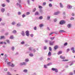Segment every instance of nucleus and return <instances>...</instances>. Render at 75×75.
Returning <instances> with one entry per match:
<instances>
[{"label": "nucleus", "instance_id": "nucleus-60", "mask_svg": "<svg viewBox=\"0 0 75 75\" xmlns=\"http://www.w3.org/2000/svg\"><path fill=\"white\" fill-rule=\"evenodd\" d=\"M10 66L11 67H14V65H13V64H12Z\"/></svg>", "mask_w": 75, "mask_h": 75}, {"label": "nucleus", "instance_id": "nucleus-23", "mask_svg": "<svg viewBox=\"0 0 75 75\" xmlns=\"http://www.w3.org/2000/svg\"><path fill=\"white\" fill-rule=\"evenodd\" d=\"M65 31L63 30H61L59 31V33H65Z\"/></svg>", "mask_w": 75, "mask_h": 75}, {"label": "nucleus", "instance_id": "nucleus-49", "mask_svg": "<svg viewBox=\"0 0 75 75\" xmlns=\"http://www.w3.org/2000/svg\"><path fill=\"white\" fill-rule=\"evenodd\" d=\"M11 63H10V62H8L7 63V65H8V66H11L10 65V64Z\"/></svg>", "mask_w": 75, "mask_h": 75}, {"label": "nucleus", "instance_id": "nucleus-61", "mask_svg": "<svg viewBox=\"0 0 75 75\" xmlns=\"http://www.w3.org/2000/svg\"><path fill=\"white\" fill-rule=\"evenodd\" d=\"M74 18L73 17H71V18H70V20H74Z\"/></svg>", "mask_w": 75, "mask_h": 75}, {"label": "nucleus", "instance_id": "nucleus-17", "mask_svg": "<svg viewBox=\"0 0 75 75\" xmlns=\"http://www.w3.org/2000/svg\"><path fill=\"white\" fill-rule=\"evenodd\" d=\"M29 55L30 57H34V54L32 53H30L29 54Z\"/></svg>", "mask_w": 75, "mask_h": 75}, {"label": "nucleus", "instance_id": "nucleus-7", "mask_svg": "<svg viewBox=\"0 0 75 75\" xmlns=\"http://www.w3.org/2000/svg\"><path fill=\"white\" fill-rule=\"evenodd\" d=\"M21 34L23 36V37H24L25 36V33H24V31H23L21 33Z\"/></svg>", "mask_w": 75, "mask_h": 75}, {"label": "nucleus", "instance_id": "nucleus-19", "mask_svg": "<svg viewBox=\"0 0 75 75\" xmlns=\"http://www.w3.org/2000/svg\"><path fill=\"white\" fill-rule=\"evenodd\" d=\"M52 65V63H48L47 64V66H50V65Z\"/></svg>", "mask_w": 75, "mask_h": 75}, {"label": "nucleus", "instance_id": "nucleus-47", "mask_svg": "<svg viewBox=\"0 0 75 75\" xmlns=\"http://www.w3.org/2000/svg\"><path fill=\"white\" fill-rule=\"evenodd\" d=\"M40 60H42V59H44V57H41L40 58Z\"/></svg>", "mask_w": 75, "mask_h": 75}, {"label": "nucleus", "instance_id": "nucleus-8", "mask_svg": "<svg viewBox=\"0 0 75 75\" xmlns=\"http://www.w3.org/2000/svg\"><path fill=\"white\" fill-rule=\"evenodd\" d=\"M16 5L17 6H18V7H19L20 8H21L22 7V6H21V4L20 3H16Z\"/></svg>", "mask_w": 75, "mask_h": 75}, {"label": "nucleus", "instance_id": "nucleus-13", "mask_svg": "<svg viewBox=\"0 0 75 75\" xmlns=\"http://www.w3.org/2000/svg\"><path fill=\"white\" fill-rule=\"evenodd\" d=\"M1 11L2 13H4L5 11V8H2L1 9Z\"/></svg>", "mask_w": 75, "mask_h": 75}, {"label": "nucleus", "instance_id": "nucleus-38", "mask_svg": "<svg viewBox=\"0 0 75 75\" xmlns=\"http://www.w3.org/2000/svg\"><path fill=\"white\" fill-rule=\"evenodd\" d=\"M43 17H42V16H40L39 17V19L40 20H42V19L43 18Z\"/></svg>", "mask_w": 75, "mask_h": 75}, {"label": "nucleus", "instance_id": "nucleus-46", "mask_svg": "<svg viewBox=\"0 0 75 75\" xmlns=\"http://www.w3.org/2000/svg\"><path fill=\"white\" fill-rule=\"evenodd\" d=\"M49 50L50 51H52V48H51V47H49Z\"/></svg>", "mask_w": 75, "mask_h": 75}, {"label": "nucleus", "instance_id": "nucleus-62", "mask_svg": "<svg viewBox=\"0 0 75 75\" xmlns=\"http://www.w3.org/2000/svg\"><path fill=\"white\" fill-rule=\"evenodd\" d=\"M30 36L31 37H34V35L33 34H31L30 35Z\"/></svg>", "mask_w": 75, "mask_h": 75}, {"label": "nucleus", "instance_id": "nucleus-9", "mask_svg": "<svg viewBox=\"0 0 75 75\" xmlns=\"http://www.w3.org/2000/svg\"><path fill=\"white\" fill-rule=\"evenodd\" d=\"M67 8H68V9H71L72 8V6L70 5H67Z\"/></svg>", "mask_w": 75, "mask_h": 75}, {"label": "nucleus", "instance_id": "nucleus-53", "mask_svg": "<svg viewBox=\"0 0 75 75\" xmlns=\"http://www.w3.org/2000/svg\"><path fill=\"white\" fill-rule=\"evenodd\" d=\"M70 51V49H68L67 50V52H68L69 51Z\"/></svg>", "mask_w": 75, "mask_h": 75}, {"label": "nucleus", "instance_id": "nucleus-1", "mask_svg": "<svg viewBox=\"0 0 75 75\" xmlns=\"http://www.w3.org/2000/svg\"><path fill=\"white\" fill-rule=\"evenodd\" d=\"M60 59H63V60H62V62L68 61H69V60L68 59H65V57H64L62 55H60Z\"/></svg>", "mask_w": 75, "mask_h": 75}, {"label": "nucleus", "instance_id": "nucleus-36", "mask_svg": "<svg viewBox=\"0 0 75 75\" xmlns=\"http://www.w3.org/2000/svg\"><path fill=\"white\" fill-rule=\"evenodd\" d=\"M9 34V33L8 32H6L5 33V35H8Z\"/></svg>", "mask_w": 75, "mask_h": 75}, {"label": "nucleus", "instance_id": "nucleus-45", "mask_svg": "<svg viewBox=\"0 0 75 75\" xmlns=\"http://www.w3.org/2000/svg\"><path fill=\"white\" fill-rule=\"evenodd\" d=\"M22 18H24L25 17V15L24 14H23L22 15Z\"/></svg>", "mask_w": 75, "mask_h": 75}, {"label": "nucleus", "instance_id": "nucleus-37", "mask_svg": "<svg viewBox=\"0 0 75 75\" xmlns=\"http://www.w3.org/2000/svg\"><path fill=\"white\" fill-rule=\"evenodd\" d=\"M54 38H55L54 37H53L52 38H50L51 40H54Z\"/></svg>", "mask_w": 75, "mask_h": 75}, {"label": "nucleus", "instance_id": "nucleus-28", "mask_svg": "<svg viewBox=\"0 0 75 75\" xmlns=\"http://www.w3.org/2000/svg\"><path fill=\"white\" fill-rule=\"evenodd\" d=\"M44 42L45 43H48V40H44Z\"/></svg>", "mask_w": 75, "mask_h": 75}, {"label": "nucleus", "instance_id": "nucleus-54", "mask_svg": "<svg viewBox=\"0 0 75 75\" xmlns=\"http://www.w3.org/2000/svg\"><path fill=\"white\" fill-rule=\"evenodd\" d=\"M30 0H28L27 1V2L28 3V4L29 5H30Z\"/></svg>", "mask_w": 75, "mask_h": 75}, {"label": "nucleus", "instance_id": "nucleus-59", "mask_svg": "<svg viewBox=\"0 0 75 75\" xmlns=\"http://www.w3.org/2000/svg\"><path fill=\"white\" fill-rule=\"evenodd\" d=\"M47 30L49 31H50V28L49 27H47Z\"/></svg>", "mask_w": 75, "mask_h": 75}, {"label": "nucleus", "instance_id": "nucleus-6", "mask_svg": "<svg viewBox=\"0 0 75 75\" xmlns=\"http://www.w3.org/2000/svg\"><path fill=\"white\" fill-rule=\"evenodd\" d=\"M54 41H49V44L50 45H54Z\"/></svg>", "mask_w": 75, "mask_h": 75}, {"label": "nucleus", "instance_id": "nucleus-34", "mask_svg": "<svg viewBox=\"0 0 75 75\" xmlns=\"http://www.w3.org/2000/svg\"><path fill=\"white\" fill-rule=\"evenodd\" d=\"M6 41L8 43V44H10V41H9V40H6Z\"/></svg>", "mask_w": 75, "mask_h": 75}, {"label": "nucleus", "instance_id": "nucleus-57", "mask_svg": "<svg viewBox=\"0 0 75 75\" xmlns=\"http://www.w3.org/2000/svg\"><path fill=\"white\" fill-rule=\"evenodd\" d=\"M54 22H57V18H55L54 20Z\"/></svg>", "mask_w": 75, "mask_h": 75}, {"label": "nucleus", "instance_id": "nucleus-63", "mask_svg": "<svg viewBox=\"0 0 75 75\" xmlns=\"http://www.w3.org/2000/svg\"><path fill=\"white\" fill-rule=\"evenodd\" d=\"M73 73L72 72H70L69 73V75H73Z\"/></svg>", "mask_w": 75, "mask_h": 75}, {"label": "nucleus", "instance_id": "nucleus-5", "mask_svg": "<svg viewBox=\"0 0 75 75\" xmlns=\"http://www.w3.org/2000/svg\"><path fill=\"white\" fill-rule=\"evenodd\" d=\"M29 32L28 30H27L25 31V33L26 34V35L27 37H29V35H30V34L29 33Z\"/></svg>", "mask_w": 75, "mask_h": 75}, {"label": "nucleus", "instance_id": "nucleus-3", "mask_svg": "<svg viewBox=\"0 0 75 75\" xmlns=\"http://www.w3.org/2000/svg\"><path fill=\"white\" fill-rule=\"evenodd\" d=\"M27 64V63L25 62H23L20 63V65L22 66H26Z\"/></svg>", "mask_w": 75, "mask_h": 75}, {"label": "nucleus", "instance_id": "nucleus-30", "mask_svg": "<svg viewBox=\"0 0 75 75\" xmlns=\"http://www.w3.org/2000/svg\"><path fill=\"white\" fill-rule=\"evenodd\" d=\"M48 55H49V56H51V52L50 51L49 52Z\"/></svg>", "mask_w": 75, "mask_h": 75}, {"label": "nucleus", "instance_id": "nucleus-21", "mask_svg": "<svg viewBox=\"0 0 75 75\" xmlns=\"http://www.w3.org/2000/svg\"><path fill=\"white\" fill-rule=\"evenodd\" d=\"M70 63H71V64H70L69 65L70 66H72V65L74 64V62H70Z\"/></svg>", "mask_w": 75, "mask_h": 75}, {"label": "nucleus", "instance_id": "nucleus-39", "mask_svg": "<svg viewBox=\"0 0 75 75\" xmlns=\"http://www.w3.org/2000/svg\"><path fill=\"white\" fill-rule=\"evenodd\" d=\"M47 46H44V50H47Z\"/></svg>", "mask_w": 75, "mask_h": 75}, {"label": "nucleus", "instance_id": "nucleus-51", "mask_svg": "<svg viewBox=\"0 0 75 75\" xmlns=\"http://www.w3.org/2000/svg\"><path fill=\"white\" fill-rule=\"evenodd\" d=\"M18 15H21V13L20 12H18Z\"/></svg>", "mask_w": 75, "mask_h": 75}, {"label": "nucleus", "instance_id": "nucleus-12", "mask_svg": "<svg viewBox=\"0 0 75 75\" xmlns=\"http://www.w3.org/2000/svg\"><path fill=\"white\" fill-rule=\"evenodd\" d=\"M60 7L61 8H63L64 7V6H63V5L61 3H59Z\"/></svg>", "mask_w": 75, "mask_h": 75}, {"label": "nucleus", "instance_id": "nucleus-64", "mask_svg": "<svg viewBox=\"0 0 75 75\" xmlns=\"http://www.w3.org/2000/svg\"><path fill=\"white\" fill-rule=\"evenodd\" d=\"M8 75H12L11 74L10 72H8Z\"/></svg>", "mask_w": 75, "mask_h": 75}, {"label": "nucleus", "instance_id": "nucleus-52", "mask_svg": "<svg viewBox=\"0 0 75 75\" xmlns=\"http://www.w3.org/2000/svg\"><path fill=\"white\" fill-rule=\"evenodd\" d=\"M54 34L53 32H51L49 34V35H52V34Z\"/></svg>", "mask_w": 75, "mask_h": 75}, {"label": "nucleus", "instance_id": "nucleus-24", "mask_svg": "<svg viewBox=\"0 0 75 75\" xmlns=\"http://www.w3.org/2000/svg\"><path fill=\"white\" fill-rule=\"evenodd\" d=\"M39 26L40 27H44V25L42 24H41L39 25Z\"/></svg>", "mask_w": 75, "mask_h": 75}, {"label": "nucleus", "instance_id": "nucleus-48", "mask_svg": "<svg viewBox=\"0 0 75 75\" xmlns=\"http://www.w3.org/2000/svg\"><path fill=\"white\" fill-rule=\"evenodd\" d=\"M71 51H73L74 50H75V48L74 47H72L71 48Z\"/></svg>", "mask_w": 75, "mask_h": 75}, {"label": "nucleus", "instance_id": "nucleus-27", "mask_svg": "<svg viewBox=\"0 0 75 75\" xmlns=\"http://www.w3.org/2000/svg\"><path fill=\"white\" fill-rule=\"evenodd\" d=\"M54 49L56 50L58 48V46H55L54 47Z\"/></svg>", "mask_w": 75, "mask_h": 75}, {"label": "nucleus", "instance_id": "nucleus-44", "mask_svg": "<svg viewBox=\"0 0 75 75\" xmlns=\"http://www.w3.org/2000/svg\"><path fill=\"white\" fill-rule=\"evenodd\" d=\"M35 11H36V8H35L33 10V12H35Z\"/></svg>", "mask_w": 75, "mask_h": 75}, {"label": "nucleus", "instance_id": "nucleus-15", "mask_svg": "<svg viewBox=\"0 0 75 75\" xmlns=\"http://www.w3.org/2000/svg\"><path fill=\"white\" fill-rule=\"evenodd\" d=\"M25 62H29V59L28 58L25 59Z\"/></svg>", "mask_w": 75, "mask_h": 75}, {"label": "nucleus", "instance_id": "nucleus-22", "mask_svg": "<svg viewBox=\"0 0 75 75\" xmlns=\"http://www.w3.org/2000/svg\"><path fill=\"white\" fill-rule=\"evenodd\" d=\"M15 49V48L14 47V46H12L11 47V50L12 51H14V50Z\"/></svg>", "mask_w": 75, "mask_h": 75}, {"label": "nucleus", "instance_id": "nucleus-32", "mask_svg": "<svg viewBox=\"0 0 75 75\" xmlns=\"http://www.w3.org/2000/svg\"><path fill=\"white\" fill-rule=\"evenodd\" d=\"M21 44L22 45H23V44H25V42L23 41H22L21 42Z\"/></svg>", "mask_w": 75, "mask_h": 75}, {"label": "nucleus", "instance_id": "nucleus-11", "mask_svg": "<svg viewBox=\"0 0 75 75\" xmlns=\"http://www.w3.org/2000/svg\"><path fill=\"white\" fill-rule=\"evenodd\" d=\"M60 13V12H59V11H58L57 12H55L54 13V15H58V14H59Z\"/></svg>", "mask_w": 75, "mask_h": 75}, {"label": "nucleus", "instance_id": "nucleus-14", "mask_svg": "<svg viewBox=\"0 0 75 75\" xmlns=\"http://www.w3.org/2000/svg\"><path fill=\"white\" fill-rule=\"evenodd\" d=\"M62 53V52L61 51H59V52L57 53V54L58 55H60V54H61Z\"/></svg>", "mask_w": 75, "mask_h": 75}, {"label": "nucleus", "instance_id": "nucleus-41", "mask_svg": "<svg viewBox=\"0 0 75 75\" xmlns=\"http://www.w3.org/2000/svg\"><path fill=\"white\" fill-rule=\"evenodd\" d=\"M30 14V13L29 12H27L26 13V15L28 16V15H29Z\"/></svg>", "mask_w": 75, "mask_h": 75}, {"label": "nucleus", "instance_id": "nucleus-16", "mask_svg": "<svg viewBox=\"0 0 75 75\" xmlns=\"http://www.w3.org/2000/svg\"><path fill=\"white\" fill-rule=\"evenodd\" d=\"M67 27L69 28H70L71 27V25L70 24H69L67 25Z\"/></svg>", "mask_w": 75, "mask_h": 75}, {"label": "nucleus", "instance_id": "nucleus-20", "mask_svg": "<svg viewBox=\"0 0 75 75\" xmlns=\"http://www.w3.org/2000/svg\"><path fill=\"white\" fill-rule=\"evenodd\" d=\"M12 25H14L15 24H16V22L13 21L11 23Z\"/></svg>", "mask_w": 75, "mask_h": 75}, {"label": "nucleus", "instance_id": "nucleus-2", "mask_svg": "<svg viewBox=\"0 0 75 75\" xmlns=\"http://www.w3.org/2000/svg\"><path fill=\"white\" fill-rule=\"evenodd\" d=\"M51 70L52 71H54L55 72H56V73L58 72V69L57 68H52L51 69Z\"/></svg>", "mask_w": 75, "mask_h": 75}, {"label": "nucleus", "instance_id": "nucleus-42", "mask_svg": "<svg viewBox=\"0 0 75 75\" xmlns=\"http://www.w3.org/2000/svg\"><path fill=\"white\" fill-rule=\"evenodd\" d=\"M49 6L50 7H52V4H51L50 3L49 4Z\"/></svg>", "mask_w": 75, "mask_h": 75}, {"label": "nucleus", "instance_id": "nucleus-55", "mask_svg": "<svg viewBox=\"0 0 75 75\" xmlns=\"http://www.w3.org/2000/svg\"><path fill=\"white\" fill-rule=\"evenodd\" d=\"M18 1L19 3L20 4L21 3V0H18Z\"/></svg>", "mask_w": 75, "mask_h": 75}, {"label": "nucleus", "instance_id": "nucleus-56", "mask_svg": "<svg viewBox=\"0 0 75 75\" xmlns=\"http://www.w3.org/2000/svg\"><path fill=\"white\" fill-rule=\"evenodd\" d=\"M5 6H6V5H5V4H2V6L3 7H4Z\"/></svg>", "mask_w": 75, "mask_h": 75}, {"label": "nucleus", "instance_id": "nucleus-40", "mask_svg": "<svg viewBox=\"0 0 75 75\" xmlns=\"http://www.w3.org/2000/svg\"><path fill=\"white\" fill-rule=\"evenodd\" d=\"M42 6H45L46 5V2H43L42 4Z\"/></svg>", "mask_w": 75, "mask_h": 75}, {"label": "nucleus", "instance_id": "nucleus-50", "mask_svg": "<svg viewBox=\"0 0 75 75\" xmlns=\"http://www.w3.org/2000/svg\"><path fill=\"white\" fill-rule=\"evenodd\" d=\"M10 39H13V35H11L10 38Z\"/></svg>", "mask_w": 75, "mask_h": 75}, {"label": "nucleus", "instance_id": "nucleus-33", "mask_svg": "<svg viewBox=\"0 0 75 75\" xmlns=\"http://www.w3.org/2000/svg\"><path fill=\"white\" fill-rule=\"evenodd\" d=\"M23 72H25V73H26L27 72V70L25 69H24L23 70Z\"/></svg>", "mask_w": 75, "mask_h": 75}, {"label": "nucleus", "instance_id": "nucleus-58", "mask_svg": "<svg viewBox=\"0 0 75 75\" xmlns=\"http://www.w3.org/2000/svg\"><path fill=\"white\" fill-rule=\"evenodd\" d=\"M54 34H58V32H53Z\"/></svg>", "mask_w": 75, "mask_h": 75}, {"label": "nucleus", "instance_id": "nucleus-43", "mask_svg": "<svg viewBox=\"0 0 75 75\" xmlns=\"http://www.w3.org/2000/svg\"><path fill=\"white\" fill-rule=\"evenodd\" d=\"M67 45H68V43L67 42H65V43H64V46H67Z\"/></svg>", "mask_w": 75, "mask_h": 75}, {"label": "nucleus", "instance_id": "nucleus-26", "mask_svg": "<svg viewBox=\"0 0 75 75\" xmlns=\"http://www.w3.org/2000/svg\"><path fill=\"white\" fill-rule=\"evenodd\" d=\"M12 33H13V34H16L17 33V31L16 30H14L12 31Z\"/></svg>", "mask_w": 75, "mask_h": 75}, {"label": "nucleus", "instance_id": "nucleus-4", "mask_svg": "<svg viewBox=\"0 0 75 75\" xmlns=\"http://www.w3.org/2000/svg\"><path fill=\"white\" fill-rule=\"evenodd\" d=\"M65 21L64 20H61L59 22V24L61 25H62L64 24H65Z\"/></svg>", "mask_w": 75, "mask_h": 75}, {"label": "nucleus", "instance_id": "nucleus-10", "mask_svg": "<svg viewBox=\"0 0 75 75\" xmlns=\"http://www.w3.org/2000/svg\"><path fill=\"white\" fill-rule=\"evenodd\" d=\"M6 37L4 36H0V39L1 40L2 39H5Z\"/></svg>", "mask_w": 75, "mask_h": 75}, {"label": "nucleus", "instance_id": "nucleus-31", "mask_svg": "<svg viewBox=\"0 0 75 75\" xmlns=\"http://www.w3.org/2000/svg\"><path fill=\"white\" fill-rule=\"evenodd\" d=\"M32 49H33V48L32 47H30L29 48L28 50L29 51H31L32 50Z\"/></svg>", "mask_w": 75, "mask_h": 75}, {"label": "nucleus", "instance_id": "nucleus-29", "mask_svg": "<svg viewBox=\"0 0 75 75\" xmlns=\"http://www.w3.org/2000/svg\"><path fill=\"white\" fill-rule=\"evenodd\" d=\"M44 68L47 69L48 68V67H47V66L46 65H44Z\"/></svg>", "mask_w": 75, "mask_h": 75}, {"label": "nucleus", "instance_id": "nucleus-35", "mask_svg": "<svg viewBox=\"0 0 75 75\" xmlns=\"http://www.w3.org/2000/svg\"><path fill=\"white\" fill-rule=\"evenodd\" d=\"M50 19V16H47V20H49Z\"/></svg>", "mask_w": 75, "mask_h": 75}, {"label": "nucleus", "instance_id": "nucleus-25", "mask_svg": "<svg viewBox=\"0 0 75 75\" xmlns=\"http://www.w3.org/2000/svg\"><path fill=\"white\" fill-rule=\"evenodd\" d=\"M17 27H20V26H21V24H20V23H18L17 24Z\"/></svg>", "mask_w": 75, "mask_h": 75}, {"label": "nucleus", "instance_id": "nucleus-18", "mask_svg": "<svg viewBox=\"0 0 75 75\" xmlns=\"http://www.w3.org/2000/svg\"><path fill=\"white\" fill-rule=\"evenodd\" d=\"M39 12H38V11H37L35 13V16H37L38 15H39Z\"/></svg>", "mask_w": 75, "mask_h": 75}]
</instances>
